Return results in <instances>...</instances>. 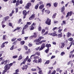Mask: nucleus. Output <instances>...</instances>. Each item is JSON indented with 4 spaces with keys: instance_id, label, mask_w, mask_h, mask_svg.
Instances as JSON below:
<instances>
[{
    "instance_id": "nucleus-1",
    "label": "nucleus",
    "mask_w": 74,
    "mask_h": 74,
    "mask_svg": "<svg viewBox=\"0 0 74 74\" xmlns=\"http://www.w3.org/2000/svg\"><path fill=\"white\" fill-rule=\"evenodd\" d=\"M44 37L43 36H40V37H39L38 39H36L34 41V42H39L41 41V39H44Z\"/></svg>"
},
{
    "instance_id": "nucleus-2",
    "label": "nucleus",
    "mask_w": 74,
    "mask_h": 74,
    "mask_svg": "<svg viewBox=\"0 0 74 74\" xmlns=\"http://www.w3.org/2000/svg\"><path fill=\"white\" fill-rule=\"evenodd\" d=\"M49 34L50 36H52L53 37H54V36L57 37V36H58V35L57 34H56V31H54L53 33H51Z\"/></svg>"
},
{
    "instance_id": "nucleus-3",
    "label": "nucleus",
    "mask_w": 74,
    "mask_h": 74,
    "mask_svg": "<svg viewBox=\"0 0 74 74\" xmlns=\"http://www.w3.org/2000/svg\"><path fill=\"white\" fill-rule=\"evenodd\" d=\"M10 69V66L9 64H6L4 66V69L6 70H8Z\"/></svg>"
},
{
    "instance_id": "nucleus-4",
    "label": "nucleus",
    "mask_w": 74,
    "mask_h": 74,
    "mask_svg": "<svg viewBox=\"0 0 74 74\" xmlns=\"http://www.w3.org/2000/svg\"><path fill=\"white\" fill-rule=\"evenodd\" d=\"M51 20L49 18H47V20L45 22L46 24H47L48 25H51Z\"/></svg>"
},
{
    "instance_id": "nucleus-5",
    "label": "nucleus",
    "mask_w": 74,
    "mask_h": 74,
    "mask_svg": "<svg viewBox=\"0 0 74 74\" xmlns=\"http://www.w3.org/2000/svg\"><path fill=\"white\" fill-rule=\"evenodd\" d=\"M31 6V3H28L25 7V8L26 9H29V7Z\"/></svg>"
},
{
    "instance_id": "nucleus-6",
    "label": "nucleus",
    "mask_w": 74,
    "mask_h": 74,
    "mask_svg": "<svg viewBox=\"0 0 74 74\" xmlns=\"http://www.w3.org/2000/svg\"><path fill=\"white\" fill-rule=\"evenodd\" d=\"M45 47V43L42 44L40 48L39 49V51H41V50L43 49Z\"/></svg>"
},
{
    "instance_id": "nucleus-7",
    "label": "nucleus",
    "mask_w": 74,
    "mask_h": 74,
    "mask_svg": "<svg viewBox=\"0 0 74 74\" xmlns=\"http://www.w3.org/2000/svg\"><path fill=\"white\" fill-rule=\"evenodd\" d=\"M35 23H33L32 25L30 28V30H32L34 29V26H35Z\"/></svg>"
},
{
    "instance_id": "nucleus-8",
    "label": "nucleus",
    "mask_w": 74,
    "mask_h": 74,
    "mask_svg": "<svg viewBox=\"0 0 74 74\" xmlns=\"http://www.w3.org/2000/svg\"><path fill=\"white\" fill-rule=\"evenodd\" d=\"M35 18V14H32V15L29 18V20H32V19H33Z\"/></svg>"
},
{
    "instance_id": "nucleus-9",
    "label": "nucleus",
    "mask_w": 74,
    "mask_h": 74,
    "mask_svg": "<svg viewBox=\"0 0 74 74\" xmlns=\"http://www.w3.org/2000/svg\"><path fill=\"white\" fill-rule=\"evenodd\" d=\"M71 15H72V12H71V11L70 12H68L67 13V14L66 16V18H67V17H68V16H71Z\"/></svg>"
},
{
    "instance_id": "nucleus-10",
    "label": "nucleus",
    "mask_w": 74,
    "mask_h": 74,
    "mask_svg": "<svg viewBox=\"0 0 74 74\" xmlns=\"http://www.w3.org/2000/svg\"><path fill=\"white\" fill-rule=\"evenodd\" d=\"M67 64L68 65H69L70 64H71V66H72L73 64V61H70L69 62H68Z\"/></svg>"
},
{
    "instance_id": "nucleus-11",
    "label": "nucleus",
    "mask_w": 74,
    "mask_h": 74,
    "mask_svg": "<svg viewBox=\"0 0 74 74\" xmlns=\"http://www.w3.org/2000/svg\"><path fill=\"white\" fill-rule=\"evenodd\" d=\"M44 5L42 4L39 7V8L40 10H42L43 8H44Z\"/></svg>"
},
{
    "instance_id": "nucleus-12",
    "label": "nucleus",
    "mask_w": 74,
    "mask_h": 74,
    "mask_svg": "<svg viewBox=\"0 0 74 74\" xmlns=\"http://www.w3.org/2000/svg\"><path fill=\"white\" fill-rule=\"evenodd\" d=\"M10 17L9 16H7L6 17H5L4 18H5V22H6V21H7V20L9 19Z\"/></svg>"
},
{
    "instance_id": "nucleus-13",
    "label": "nucleus",
    "mask_w": 74,
    "mask_h": 74,
    "mask_svg": "<svg viewBox=\"0 0 74 74\" xmlns=\"http://www.w3.org/2000/svg\"><path fill=\"white\" fill-rule=\"evenodd\" d=\"M45 12L47 14H49L51 12L49 10H45Z\"/></svg>"
},
{
    "instance_id": "nucleus-14",
    "label": "nucleus",
    "mask_w": 74,
    "mask_h": 74,
    "mask_svg": "<svg viewBox=\"0 0 74 74\" xmlns=\"http://www.w3.org/2000/svg\"><path fill=\"white\" fill-rule=\"evenodd\" d=\"M22 59V54H21L20 56L19 57V58L18 59V60H20Z\"/></svg>"
},
{
    "instance_id": "nucleus-15",
    "label": "nucleus",
    "mask_w": 74,
    "mask_h": 74,
    "mask_svg": "<svg viewBox=\"0 0 74 74\" xmlns=\"http://www.w3.org/2000/svg\"><path fill=\"white\" fill-rule=\"evenodd\" d=\"M46 47L48 48H49V47H51V45L50 44H47L46 45Z\"/></svg>"
},
{
    "instance_id": "nucleus-16",
    "label": "nucleus",
    "mask_w": 74,
    "mask_h": 74,
    "mask_svg": "<svg viewBox=\"0 0 74 74\" xmlns=\"http://www.w3.org/2000/svg\"><path fill=\"white\" fill-rule=\"evenodd\" d=\"M66 36L67 37H69L71 36V34L69 32H68L66 34Z\"/></svg>"
},
{
    "instance_id": "nucleus-17",
    "label": "nucleus",
    "mask_w": 74,
    "mask_h": 74,
    "mask_svg": "<svg viewBox=\"0 0 74 74\" xmlns=\"http://www.w3.org/2000/svg\"><path fill=\"white\" fill-rule=\"evenodd\" d=\"M23 14L26 16L27 15V12H26V11L24 10L23 12Z\"/></svg>"
},
{
    "instance_id": "nucleus-18",
    "label": "nucleus",
    "mask_w": 74,
    "mask_h": 74,
    "mask_svg": "<svg viewBox=\"0 0 74 74\" xmlns=\"http://www.w3.org/2000/svg\"><path fill=\"white\" fill-rule=\"evenodd\" d=\"M65 7L64 6L62 7L61 8V12H63V11H64V8Z\"/></svg>"
},
{
    "instance_id": "nucleus-19",
    "label": "nucleus",
    "mask_w": 74,
    "mask_h": 74,
    "mask_svg": "<svg viewBox=\"0 0 74 74\" xmlns=\"http://www.w3.org/2000/svg\"><path fill=\"white\" fill-rule=\"evenodd\" d=\"M18 5H19V0H17V2L16 3V7Z\"/></svg>"
},
{
    "instance_id": "nucleus-20",
    "label": "nucleus",
    "mask_w": 74,
    "mask_h": 74,
    "mask_svg": "<svg viewBox=\"0 0 74 74\" xmlns=\"http://www.w3.org/2000/svg\"><path fill=\"white\" fill-rule=\"evenodd\" d=\"M20 29H21V27H17L14 30L13 32H15V31H16V30H18Z\"/></svg>"
},
{
    "instance_id": "nucleus-21",
    "label": "nucleus",
    "mask_w": 74,
    "mask_h": 74,
    "mask_svg": "<svg viewBox=\"0 0 74 74\" xmlns=\"http://www.w3.org/2000/svg\"><path fill=\"white\" fill-rule=\"evenodd\" d=\"M62 33H61V34H58V38H61L62 37Z\"/></svg>"
},
{
    "instance_id": "nucleus-22",
    "label": "nucleus",
    "mask_w": 74,
    "mask_h": 74,
    "mask_svg": "<svg viewBox=\"0 0 74 74\" xmlns=\"http://www.w3.org/2000/svg\"><path fill=\"white\" fill-rule=\"evenodd\" d=\"M64 47V44L63 43H62V45L61 46V48H63Z\"/></svg>"
},
{
    "instance_id": "nucleus-23",
    "label": "nucleus",
    "mask_w": 74,
    "mask_h": 74,
    "mask_svg": "<svg viewBox=\"0 0 74 74\" xmlns=\"http://www.w3.org/2000/svg\"><path fill=\"white\" fill-rule=\"evenodd\" d=\"M37 34L36 33H34V34L33 37L34 38H36L37 37Z\"/></svg>"
},
{
    "instance_id": "nucleus-24",
    "label": "nucleus",
    "mask_w": 74,
    "mask_h": 74,
    "mask_svg": "<svg viewBox=\"0 0 74 74\" xmlns=\"http://www.w3.org/2000/svg\"><path fill=\"white\" fill-rule=\"evenodd\" d=\"M62 23L61 24V25H66V22L65 21H63Z\"/></svg>"
},
{
    "instance_id": "nucleus-25",
    "label": "nucleus",
    "mask_w": 74,
    "mask_h": 74,
    "mask_svg": "<svg viewBox=\"0 0 74 74\" xmlns=\"http://www.w3.org/2000/svg\"><path fill=\"white\" fill-rule=\"evenodd\" d=\"M58 3L57 2H55L54 3V6L55 7H57V5H58Z\"/></svg>"
},
{
    "instance_id": "nucleus-26",
    "label": "nucleus",
    "mask_w": 74,
    "mask_h": 74,
    "mask_svg": "<svg viewBox=\"0 0 74 74\" xmlns=\"http://www.w3.org/2000/svg\"><path fill=\"white\" fill-rule=\"evenodd\" d=\"M49 48H48L47 49L45 50V52H46V53H48L49 51Z\"/></svg>"
},
{
    "instance_id": "nucleus-27",
    "label": "nucleus",
    "mask_w": 74,
    "mask_h": 74,
    "mask_svg": "<svg viewBox=\"0 0 74 74\" xmlns=\"http://www.w3.org/2000/svg\"><path fill=\"white\" fill-rule=\"evenodd\" d=\"M5 43L3 42L2 44L1 47V48H4V47H5V45H4Z\"/></svg>"
},
{
    "instance_id": "nucleus-28",
    "label": "nucleus",
    "mask_w": 74,
    "mask_h": 74,
    "mask_svg": "<svg viewBox=\"0 0 74 74\" xmlns=\"http://www.w3.org/2000/svg\"><path fill=\"white\" fill-rule=\"evenodd\" d=\"M28 26V25H26L23 28V29H27V27Z\"/></svg>"
},
{
    "instance_id": "nucleus-29",
    "label": "nucleus",
    "mask_w": 74,
    "mask_h": 74,
    "mask_svg": "<svg viewBox=\"0 0 74 74\" xmlns=\"http://www.w3.org/2000/svg\"><path fill=\"white\" fill-rule=\"evenodd\" d=\"M65 54V53L64 52H62L60 54L61 56H63Z\"/></svg>"
},
{
    "instance_id": "nucleus-30",
    "label": "nucleus",
    "mask_w": 74,
    "mask_h": 74,
    "mask_svg": "<svg viewBox=\"0 0 74 74\" xmlns=\"http://www.w3.org/2000/svg\"><path fill=\"white\" fill-rule=\"evenodd\" d=\"M39 6V4H38L37 5H36L35 6V9L36 10L37 9H38V6Z\"/></svg>"
},
{
    "instance_id": "nucleus-31",
    "label": "nucleus",
    "mask_w": 74,
    "mask_h": 74,
    "mask_svg": "<svg viewBox=\"0 0 74 74\" xmlns=\"http://www.w3.org/2000/svg\"><path fill=\"white\" fill-rule=\"evenodd\" d=\"M35 55H38V56H40V53L38 52H36L35 53Z\"/></svg>"
},
{
    "instance_id": "nucleus-32",
    "label": "nucleus",
    "mask_w": 74,
    "mask_h": 74,
    "mask_svg": "<svg viewBox=\"0 0 74 74\" xmlns=\"http://www.w3.org/2000/svg\"><path fill=\"white\" fill-rule=\"evenodd\" d=\"M24 43H25V41H22L20 42V44L21 45H23Z\"/></svg>"
},
{
    "instance_id": "nucleus-33",
    "label": "nucleus",
    "mask_w": 74,
    "mask_h": 74,
    "mask_svg": "<svg viewBox=\"0 0 74 74\" xmlns=\"http://www.w3.org/2000/svg\"><path fill=\"white\" fill-rule=\"evenodd\" d=\"M4 60H3L1 62V65H3V64H4L5 62Z\"/></svg>"
},
{
    "instance_id": "nucleus-34",
    "label": "nucleus",
    "mask_w": 74,
    "mask_h": 74,
    "mask_svg": "<svg viewBox=\"0 0 74 74\" xmlns=\"http://www.w3.org/2000/svg\"><path fill=\"white\" fill-rule=\"evenodd\" d=\"M23 67L25 69H26L27 68V66L26 65H25Z\"/></svg>"
},
{
    "instance_id": "nucleus-35",
    "label": "nucleus",
    "mask_w": 74,
    "mask_h": 74,
    "mask_svg": "<svg viewBox=\"0 0 74 74\" xmlns=\"http://www.w3.org/2000/svg\"><path fill=\"white\" fill-rule=\"evenodd\" d=\"M45 11V8H44L42 10V15H43V14H44V11Z\"/></svg>"
},
{
    "instance_id": "nucleus-36",
    "label": "nucleus",
    "mask_w": 74,
    "mask_h": 74,
    "mask_svg": "<svg viewBox=\"0 0 74 74\" xmlns=\"http://www.w3.org/2000/svg\"><path fill=\"white\" fill-rule=\"evenodd\" d=\"M39 71L38 72V73L40 74H42V70L41 69L39 70Z\"/></svg>"
},
{
    "instance_id": "nucleus-37",
    "label": "nucleus",
    "mask_w": 74,
    "mask_h": 74,
    "mask_svg": "<svg viewBox=\"0 0 74 74\" xmlns=\"http://www.w3.org/2000/svg\"><path fill=\"white\" fill-rule=\"evenodd\" d=\"M14 45H13L12 47H11V48H10V50H12L14 49Z\"/></svg>"
},
{
    "instance_id": "nucleus-38",
    "label": "nucleus",
    "mask_w": 74,
    "mask_h": 74,
    "mask_svg": "<svg viewBox=\"0 0 74 74\" xmlns=\"http://www.w3.org/2000/svg\"><path fill=\"white\" fill-rule=\"evenodd\" d=\"M56 15V13H55L53 15V16L52 17L53 18H55V16Z\"/></svg>"
},
{
    "instance_id": "nucleus-39",
    "label": "nucleus",
    "mask_w": 74,
    "mask_h": 74,
    "mask_svg": "<svg viewBox=\"0 0 74 74\" xmlns=\"http://www.w3.org/2000/svg\"><path fill=\"white\" fill-rule=\"evenodd\" d=\"M74 55H69V58H74Z\"/></svg>"
},
{
    "instance_id": "nucleus-40",
    "label": "nucleus",
    "mask_w": 74,
    "mask_h": 74,
    "mask_svg": "<svg viewBox=\"0 0 74 74\" xmlns=\"http://www.w3.org/2000/svg\"><path fill=\"white\" fill-rule=\"evenodd\" d=\"M8 62V60H4V64H6L7 63V62Z\"/></svg>"
},
{
    "instance_id": "nucleus-41",
    "label": "nucleus",
    "mask_w": 74,
    "mask_h": 74,
    "mask_svg": "<svg viewBox=\"0 0 74 74\" xmlns=\"http://www.w3.org/2000/svg\"><path fill=\"white\" fill-rule=\"evenodd\" d=\"M46 41V40H42L40 42V43H41V44H42V42H45Z\"/></svg>"
},
{
    "instance_id": "nucleus-42",
    "label": "nucleus",
    "mask_w": 74,
    "mask_h": 74,
    "mask_svg": "<svg viewBox=\"0 0 74 74\" xmlns=\"http://www.w3.org/2000/svg\"><path fill=\"white\" fill-rule=\"evenodd\" d=\"M16 40V38H13L11 39V41H14Z\"/></svg>"
},
{
    "instance_id": "nucleus-43",
    "label": "nucleus",
    "mask_w": 74,
    "mask_h": 74,
    "mask_svg": "<svg viewBox=\"0 0 74 74\" xmlns=\"http://www.w3.org/2000/svg\"><path fill=\"white\" fill-rule=\"evenodd\" d=\"M47 6H49V7H50L51 6V4L50 3H48L47 4Z\"/></svg>"
},
{
    "instance_id": "nucleus-44",
    "label": "nucleus",
    "mask_w": 74,
    "mask_h": 74,
    "mask_svg": "<svg viewBox=\"0 0 74 74\" xmlns=\"http://www.w3.org/2000/svg\"><path fill=\"white\" fill-rule=\"evenodd\" d=\"M18 56H13V59H15L17 58Z\"/></svg>"
},
{
    "instance_id": "nucleus-45",
    "label": "nucleus",
    "mask_w": 74,
    "mask_h": 74,
    "mask_svg": "<svg viewBox=\"0 0 74 74\" xmlns=\"http://www.w3.org/2000/svg\"><path fill=\"white\" fill-rule=\"evenodd\" d=\"M45 30L44 29H42V34H43L44 33H45Z\"/></svg>"
},
{
    "instance_id": "nucleus-46",
    "label": "nucleus",
    "mask_w": 74,
    "mask_h": 74,
    "mask_svg": "<svg viewBox=\"0 0 74 74\" xmlns=\"http://www.w3.org/2000/svg\"><path fill=\"white\" fill-rule=\"evenodd\" d=\"M73 40V39L72 38H71L69 39L68 40L70 41H71Z\"/></svg>"
},
{
    "instance_id": "nucleus-47",
    "label": "nucleus",
    "mask_w": 74,
    "mask_h": 74,
    "mask_svg": "<svg viewBox=\"0 0 74 74\" xmlns=\"http://www.w3.org/2000/svg\"><path fill=\"white\" fill-rule=\"evenodd\" d=\"M24 48L25 50H27V49H28V48H27V47L26 46H25Z\"/></svg>"
},
{
    "instance_id": "nucleus-48",
    "label": "nucleus",
    "mask_w": 74,
    "mask_h": 74,
    "mask_svg": "<svg viewBox=\"0 0 74 74\" xmlns=\"http://www.w3.org/2000/svg\"><path fill=\"white\" fill-rule=\"evenodd\" d=\"M36 71V69H34V68H33L31 69V71Z\"/></svg>"
},
{
    "instance_id": "nucleus-49",
    "label": "nucleus",
    "mask_w": 74,
    "mask_h": 74,
    "mask_svg": "<svg viewBox=\"0 0 74 74\" xmlns=\"http://www.w3.org/2000/svg\"><path fill=\"white\" fill-rule=\"evenodd\" d=\"M49 63V61L48 60L46 62H45V64H48Z\"/></svg>"
},
{
    "instance_id": "nucleus-50",
    "label": "nucleus",
    "mask_w": 74,
    "mask_h": 74,
    "mask_svg": "<svg viewBox=\"0 0 74 74\" xmlns=\"http://www.w3.org/2000/svg\"><path fill=\"white\" fill-rule=\"evenodd\" d=\"M22 22V19H20L19 20L18 22V23H21Z\"/></svg>"
},
{
    "instance_id": "nucleus-51",
    "label": "nucleus",
    "mask_w": 74,
    "mask_h": 74,
    "mask_svg": "<svg viewBox=\"0 0 74 74\" xmlns=\"http://www.w3.org/2000/svg\"><path fill=\"white\" fill-rule=\"evenodd\" d=\"M18 12V8H16V13H17Z\"/></svg>"
},
{
    "instance_id": "nucleus-52",
    "label": "nucleus",
    "mask_w": 74,
    "mask_h": 74,
    "mask_svg": "<svg viewBox=\"0 0 74 74\" xmlns=\"http://www.w3.org/2000/svg\"><path fill=\"white\" fill-rule=\"evenodd\" d=\"M42 4H43V2L42 1H40L39 2V4L40 5Z\"/></svg>"
},
{
    "instance_id": "nucleus-53",
    "label": "nucleus",
    "mask_w": 74,
    "mask_h": 74,
    "mask_svg": "<svg viewBox=\"0 0 74 74\" xmlns=\"http://www.w3.org/2000/svg\"><path fill=\"white\" fill-rule=\"evenodd\" d=\"M5 36H6V35L3 36V40H5Z\"/></svg>"
},
{
    "instance_id": "nucleus-54",
    "label": "nucleus",
    "mask_w": 74,
    "mask_h": 74,
    "mask_svg": "<svg viewBox=\"0 0 74 74\" xmlns=\"http://www.w3.org/2000/svg\"><path fill=\"white\" fill-rule=\"evenodd\" d=\"M33 62H34V63H37V60H34L33 61Z\"/></svg>"
},
{
    "instance_id": "nucleus-55",
    "label": "nucleus",
    "mask_w": 74,
    "mask_h": 74,
    "mask_svg": "<svg viewBox=\"0 0 74 74\" xmlns=\"http://www.w3.org/2000/svg\"><path fill=\"white\" fill-rule=\"evenodd\" d=\"M26 61H27L26 60H25V59H24V61L23 62V64H25V63H26Z\"/></svg>"
},
{
    "instance_id": "nucleus-56",
    "label": "nucleus",
    "mask_w": 74,
    "mask_h": 74,
    "mask_svg": "<svg viewBox=\"0 0 74 74\" xmlns=\"http://www.w3.org/2000/svg\"><path fill=\"white\" fill-rule=\"evenodd\" d=\"M38 62L40 63H41L42 61H41V58L39 59H38Z\"/></svg>"
},
{
    "instance_id": "nucleus-57",
    "label": "nucleus",
    "mask_w": 74,
    "mask_h": 74,
    "mask_svg": "<svg viewBox=\"0 0 74 74\" xmlns=\"http://www.w3.org/2000/svg\"><path fill=\"white\" fill-rule=\"evenodd\" d=\"M36 45H40V44H41V43H40V42H37L36 43Z\"/></svg>"
},
{
    "instance_id": "nucleus-58",
    "label": "nucleus",
    "mask_w": 74,
    "mask_h": 74,
    "mask_svg": "<svg viewBox=\"0 0 74 74\" xmlns=\"http://www.w3.org/2000/svg\"><path fill=\"white\" fill-rule=\"evenodd\" d=\"M55 58V56H53L51 57V59H53V58Z\"/></svg>"
},
{
    "instance_id": "nucleus-59",
    "label": "nucleus",
    "mask_w": 74,
    "mask_h": 74,
    "mask_svg": "<svg viewBox=\"0 0 74 74\" xmlns=\"http://www.w3.org/2000/svg\"><path fill=\"white\" fill-rule=\"evenodd\" d=\"M38 31L41 32V28L40 27L38 28Z\"/></svg>"
},
{
    "instance_id": "nucleus-60",
    "label": "nucleus",
    "mask_w": 74,
    "mask_h": 74,
    "mask_svg": "<svg viewBox=\"0 0 74 74\" xmlns=\"http://www.w3.org/2000/svg\"><path fill=\"white\" fill-rule=\"evenodd\" d=\"M32 23V22H27V24L29 25H31V24Z\"/></svg>"
},
{
    "instance_id": "nucleus-61",
    "label": "nucleus",
    "mask_w": 74,
    "mask_h": 74,
    "mask_svg": "<svg viewBox=\"0 0 74 74\" xmlns=\"http://www.w3.org/2000/svg\"><path fill=\"white\" fill-rule=\"evenodd\" d=\"M73 52H74V49L73 50V51L70 52V53H71V54H73Z\"/></svg>"
},
{
    "instance_id": "nucleus-62",
    "label": "nucleus",
    "mask_w": 74,
    "mask_h": 74,
    "mask_svg": "<svg viewBox=\"0 0 74 74\" xmlns=\"http://www.w3.org/2000/svg\"><path fill=\"white\" fill-rule=\"evenodd\" d=\"M27 61H28V62H29L30 63L31 62V60H30V58H29L27 60Z\"/></svg>"
},
{
    "instance_id": "nucleus-63",
    "label": "nucleus",
    "mask_w": 74,
    "mask_h": 74,
    "mask_svg": "<svg viewBox=\"0 0 74 74\" xmlns=\"http://www.w3.org/2000/svg\"><path fill=\"white\" fill-rule=\"evenodd\" d=\"M9 25L10 26H11V27L12 26V23H9Z\"/></svg>"
},
{
    "instance_id": "nucleus-64",
    "label": "nucleus",
    "mask_w": 74,
    "mask_h": 74,
    "mask_svg": "<svg viewBox=\"0 0 74 74\" xmlns=\"http://www.w3.org/2000/svg\"><path fill=\"white\" fill-rule=\"evenodd\" d=\"M28 45H29V47H32V44L29 43L28 44Z\"/></svg>"
}]
</instances>
